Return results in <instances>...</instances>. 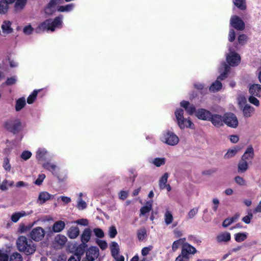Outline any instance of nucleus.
Listing matches in <instances>:
<instances>
[{
	"label": "nucleus",
	"instance_id": "f257e3e1",
	"mask_svg": "<svg viewBox=\"0 0 261 261\" xmlns=\"http://www.w3.org/2000/svg\"><path fill=\"white\" fill-rule=\"evenodd\" d=\"M18 250L26 255L33 254L36 250V246L30 239L25 236H20L16 241Z\"/></svg>",
	"mask_w": 261,
	"mask_h": 261
},
{
	"label": "nucleus",
	"instance_id": "f03ea898",
	"mask_svg": "<svg viewBox=\"0 0 261 261\" xmlns=\"http://www.w3.org/2000/svg\"><path fill=\"white\" fill-rule=\"evenodd\" d=\"M63 18V15H60L56 17L54 20L51 19L46 20L38 26L37 32L39 33V30L43 31L50 30L54 32L56 28H58L62 25Z\"/></svg>",
	"mask_w": 261,
	"mask_h": 261
},
{
	"label": "nucleus",
	"instance_id": "7ed1b4c3",
	"mask_svg": "<svg viewBox=\"0 0 261 261\" xmlns=\"http://www.w3.org/2000/svg\"><path fill=\"white\" fill-rule=\"evenodd\" d=\"M184 111L182 109H178L175 112L176 122L178 126L181 129H184L186 127L192 128L194 124L192 122L189 118L184 117Z\"/></svg>",
	"mask_w": 261,
	"mask_h": 261
},
{
	"label": "nucleus",
	"instance_id": "20e7f679",
	"mask_svg": "<svg viewBox=\"0 0 261 261\" xmlns=\"http://www.w3.org/2000/svg\"><path fill=\"white\" fill-rule=\"evenodd\" d=\"M4 127L13 134L18 133L23 127L21 122L19 119H11L7 120L4 124Z\"/></svg>",
	"mask_w": 261,
	"mask_h": 261
},
{
	"label": "nucleus",
	"instance_id": "39448f33",
	"mask_svg": "<svg viewBox=\"0 0 261 261\" xmlns=\"http://www.w3.org/2000/svg\"><path fill=\"white\" fill-rule=\"evenodd\" d=\"M161 140L164 143L170 146H175L179 142L178 136L169 130H166L163 132Z\"/></svg>",
	"mask_w": 261,
	"mask_h": 261
},
{
	"label": "nucleus",
	"instance_id": "423d86ee",
	"mask_svg": "<svg viewBox=\"0 0 261 261\" xmlns=\"http://www.w3.org/2000/svg\"><path fill=\"white\" fill-rule=\"evenodd\" d=\"M229 53L226 56V61L229 65L235 66L239 64L241 60L240 55L234 50L229 46Z\"/></svg>",
	"mask_w": 261,
	"mask_h": 261
},
{
	"label": "nucleus",
	"instance_id": "0eeeda50",
	"mask_svg": "<svg viewBox=\"0 0 261 261\" xmlns=\"http://www.w3.org/2000/svg\"><path fill=\"white\" fill-rule=\"evenodd\" d=\"M224 123L232 128H236L239 124L237 116L230 112L224 114Z\"/></svg>",
	"mask_w": 261,
	"mask_h": 261
},
{
	"label": "nucleus",
	"instance_id": "6e6552de",
	"mask_svg": "<svg viewBox=\"0 0 261 261\" xmlns=\"http://www.w3.org/2000/svg\"><path fill=\"white\" fill-rule=\"evenodd\" d=\"M197 252L196 248L189 243H184L181 247V252L179 255L186 260H189L190 254H194Z\"/></svg>",
	"mask_w": 261,
	"mask_h": 261
},
{
	"label": "nucleus",
	"instance_id": "1a4fd4ad",
	"mask_svg": "<svg viewBox=\"0 0 261 261\" xmlns=\"http://www.w3.org/2000/svg\"><path fill=\"white\" fill-rule=\"evenodd\" d=\"M45 230L41 227L34 228L30 233V237L35 241H40L44 237Z\"/></svg>",
	"mask_w": 261,
	"mask_h": 261
},
{
	"label": "nucleus",
	"instance_id": "9d476101",
	"mask_svg": "<svg viewBox=\"0 0 261 261\" xmlns=\"http://www.w3.org/2000/svg\"><path fill=\"white\" fill-rule=\"evenodd\" d=\"M65 224L63 221H58L53 224L52 227H48L47 235L49 236L53 232H61L65 228Z\"/></svg>",
	"mask_w": 261,
	"mask_h": 261
},
{
	"label": "nucleus",
	"instance_id": "9b49d317",
	"mask_svg": "<svg viewBox=\"0 0 261 261\" xmlns=\"http://www.w3.org/2000/svg\"><path fill=\"white\" fill-rule=\"evenodd\" d=\"M230 24L237 30L242 31L245 28L244 21L238 16H233L231 18Z\"/></svg>",
	"mask_w": 261,
	"mask_h": 261
},
{
	"label": "nucleus",
	"instance_id": "f8f14e48",
	"mask_svg": "<svg viewBox=\"0 0 261 261\" xmlns=\"http://www.w3.org/2000/svg\"><path fill=\"white\" fill-rule=\"evenodd\" d=\"M212 124L217 127H219L224 125V115L219 114H212L209 120Z\"/></svg>",
	"mask_w": 261,
	"mask_h": 261
},
{
	"label": "nucleus",
	"instance_id": "ddd939ff",
	"mask_svg": "<svg viewBox=\"0 0 261 261\" xmlns=\"http://www.w3.org/2000/svg\"><path fill=\"white\" fill-rule=\"evenodd\" d=\"M212 113L204 109H199L196 111V116L200 120L208 121L210 120Z\"/></svg>",
	"mask_w": 261,
	"mask_h": 261
},
{
	"label": "nucleus",
	"instance_id": "4468645a",
	"mask_svg": "<svg viewBox=\"0 0 261 261\" xmlns=\"http://www.w3.org/2000/svg\"><path fill=\"white\" fill-rule=\"evenodd\" d=\"M9 3L15 2L14 10L16 12H21L25 7L28 0H8Z\"/></svg>",
	"mask_w": 261,
	"mask_h": 261
},
{
	"label": "nucleus",
	"instance_id": "2eb2a0df",
	"mask_svg": "<svg viewBox=\"0 0 261 261\" xmlns=\"http://www.w3.org/2000/svg\"><path fill=\"white\" fill-rule=\"evenodd\" d=\"M99 256V249L96 246H92L86 252V256L92 260H94Z\"/></svg>",
	"mask_w": 261,
	"mask_h": 261
},
{
	"label": "nucleus",
	"instance_id": "dca6fc26",
	"mask_svg": "<svg viewBox=\"0 0 261 261\" xmlns=\"http://www.w3.org/2000/svg\"><path fill=\"white\" fill-rule=\"evenodd\" d=\"M54 196V195H51L47 192H41L39 194L38 202L39 204H42L45 203L46 201L51 199H53Z\"/></svg>",
	"mask_w": 261,
	"mask_h": 261
},
{
	"label": "nucleus",
	"instance_id": "f3484780",
	"mask_svg": "<svg viewBox=\"0 0 261 261\" xmlns=\"http://www.w3.org/2000/svg\"><path fill=\"white\" fill-rule=\"evenodd\" d=\"M249 92L250 95L258 97H261V85L257 84L251 85Z\"/></svg>",
	"mask_w": 261,
	"mask_h": 261
},
{
	"label": "nucleus",
	"instance_id": "a211bd4d",
	"mask_svg": "<svg viewBox=\"0 0 261 261\" xmlns=\"http://www.w3.org/2000/svg\"><path fill=\"white\" fill-rule=\"evenodd\" d=\"M221 67L220 68V72H221V70L224 68V71L221 73V74L218 77V80H223L227 77L228 73L229 71L230 67L226 64V63L224 62H222L221 64Z\"/></svg>",
	"mask_w": 261,
	"mask_h": 261
},
{
	"label": "nucleus",
	"instance_id": "6ab92c4d",
	"mask_svg": "<svg viewBox=\"0 0 261 261\" xmlns=\"http://www.w3.org/2000/svg\"><path fill=\"white\" fill-rule=\"evenodd\" d=\"M32 211H31L27 213L25 211H22L21 212L14 213L12 215L11 219L12 222L16 223L20 218L32 214Z\"/></svg>",
	"mask_w": 261,
	"mask_h": 261
},
{
	"label": "nucleus",
	"instance_id": "aec40b11",
	"mask_svg": "<svg viewBox=\"0 0 261 261\" xmlns=\"http://www.w3.org/2000/svg\"><path fill=\"white\" fill-rule=\"evenodd\" d=\"M91 230L89 228H86L83 231L81 236V240L82 243L86 244L88 243L90 240L91 236Z\"/></svg>",
	"mask_w": 261,
	"mask_h": 261
},
{
	"label": "nucleus",
	"instance_id": "412c9836",
	"mask_svg": "<svg viewBox=\"0 0 261 261\" xmlns=\"http://www.w3.org/2000/svg\"><path fill=\"white\" fill-rule=\"evenodd\" d=\"M254 156V149L252 146H249L242 156V158L247 161V160H252Z\"/></svg>",
	"mask_w": 261,
	"mask_h": 261
},
{
	"label": "nucleus",
	"instance_id": "4be33fe9",
	"mask_svg": "<svg viewBox=\"0 0 261 261\" xmlns=\"http://www.w3.org/2000/svg\"><path fill=\"white\" fill-rule=\"evenodd\" d=\"M1 28L3 33L5 34H9L13 31V29L11 28V22L10 21H4Z\"/></svg>",
	"mask_w": 261,
	"mask_h": 261
},
{
	"label": "nucleus",
	"instance_id": "5701e85b",
	"mask_svg": "<svg viewBox=\"0 0 261 261\" xmlns=\"http://www.w3.org/2000/svg\"><path fill=\"white\" fill-rule=\"evenodd\" d=\"M79 234L80 229L77 226H71L68 230L67 236L70 239H75Z\"/></svg>",
	"mask_w": 261,
	"mask_h": 261
},
{
	"label": "nucleus",
	"instance_id": "b1692460",
	"mask_svg": "<svg viewBox=\"0 0 261 261\" xmlns=\"http://www.w3.org/2000/svg\"><path fill=\"white\" fill-rule=\"evenodd\" d=\"M248 168V164L246 160L242 159L239 161L238 165V171L239 173L245 172Z\"/></svg>",
	"mask_w": 261,
	"mask_h": 261
},
{
	"label": "nucleus",
	"instance_id": "393cba45",
	"mask_svg": "<svg viewBox=\"0 0 261 261\" xmlns=\"http://www.w3.org/2000/svg\"><path fill=\"white\" fill-rule=\"evenodd\" d=\"M11 4L9 3L8 0H1L0 1V14H5L7 13L9 6V5Z\"/></svg>",
	"mask_w": 261,
	"mask_h": 261
},
{
	"label": "nucleus",
	"instance_id": "a878e982",
	"mask_svg": "<svg viewBox=\"0 0 261 261\" xmlns=\"http://www.w3.org/2000/svg\"><path fill=\"white\" fill-rule=\"evenodd\" d=\"M217 241L219 243L222 242H228L231 239L230 233L228 232H225L218 235L217 237Z\"/></svg>",
	"mask_w": 261,
	"mask_h": 261
},
{
	"label": "nucleus",
	"instance_id": "bb28decb",
	"mask_svg": "<svg viewBox=\"0 0 261 261\" xmlns=\"http://www.w3.org/2000/svg\"><path fill=\"white\" fill-rule=\"evenodd\" d=\"M47 151L44 148H39L36 152V159L39 161H45Z\"/></svg>",
	"mask_w": 261,
	"mask_h": 261
},
{
	"label": "nucleus",
	"instance_id": "cd10ccee",
	"mask_svg": "<svg viewBox=\"0 0 261 261\" xmlns=\"http://www.w3.org/2000/svg\"><path fill=\"white\" fill-rule=\"evenodd\" d=\"M110 249L111 251L112 256L115 257L117 255H119V247L118 244L116 242H112L110 245Z\"/></svg>",
	"mask_w": 261,
	"mask_h": 261
},
{
	"label": "nucleus",
	"instance_id": "c85d7f7f",
	"mask_svg": "<svg viewBox=\"0 0 261 261\" xmlns=\"http://www.w3.org/2000/svg\"><path fill=\"white\" fill-rule=\"evenodd\" d=\"M244 116L246 117H249L254 111V109L248 104H246L242 109Z\"/></svg>",
	"mask_w": 261,
	"mask_h": 261
},
{
	"label": "nucleus",
	"instance_id": "c756f323",
	"mask_svg": "<svg viewBox=\"0 0 261 261\" xmlns=\"http://www.w3.org/2000/svg\"><path fill=\"white\" fill-rule=\"evenodd\" d=\"M26 105L25 99L24 97H21L16 101L15 110L18 112L20 111Z\"/></svg>",
	"mask_w": 261,
	"mask_h": 261
},
{
	"label": "nucleus",
	"instance_id": "7c9ffc66",
	"mask_svg": "<svg viewBox=\"0 0 261 261\" xmlns=\"http://www.w3.org/2000/svg\"><path fill=\"white\" fill-rule=\"evenodd\" d=\"M221 83L218 80L212 84L209 88L210 91L213 92H216L220 90L222 88Z\"/></svg>",
	"mask_w": 261,
	"mask_h": 261
},
{
	"label": "nucleus",
	"instance_id": "2f4dec72",
	"mask_svg": "<svg viewBox=\"0 0 261 261\" xmlns=\"http://www.w3.org/2000/svg\"><path fill=\"white\" fill-rule=\"evenodd\" d=\"M239 217V215H236L231 218L225 219L222 223L223 227H227L233 222H235L238 219Z\"/></svg>",
	"mask_w": 261,
	"mask_h": 261
},
{
	"label": "nucleus",
	"instance_id": "473e14b6",
	"mask_svg": "<svg viewBox=\"0 0 261 261\" xmlns=\"http://www.w3.org/2000/svg\"><path fill=\"white\" fill-rule=\"evenodd\" d=\"M152 201H147L146 203V205L142 207L140 209L141 215H144L146 213L149 212L152 208Z\"/></svg>",
	"mask_w": 261,
	"mask_h": 261
},
{
	"label": "nucleus",
	"instance_id": "72a5a7b5",
	"mask_svg": "<svg viewBox=\"0 0 261 261\" xmlns=\"http://www.w3.org/2000/svg\"><path fill=\"white\" fill-rule=\"evenodd\" d=\"M164 220L167 225L170 224L172 222L173 217L171 212L168 210L166 211L164 215Z\"/></svg>",
	"mask_w": 261,
	"mask_h": 261
},
{
	"label": "nucleus",
	"instance_id": "f704fd0d",
	"mask_svg": "<svg viewBox=\"0 0 261 261\" xmlns=\"http://www.w3.org/2000/svg\"><path fill=\"white\" fill-rule=\"evenodd\" d=\"M42 166L44 168L51 171L53 174H54V172L57 168V166L55 164H51L48 162L43 163Z\"/></svg>",
	"mask_w": 261,
	"mask_h": 261
},
{
	"label": "nucleus",
	"instance_id": "c9c22d12",
	"mask_svg": "<svg viewBox=\"0 0 261 261\" xmlns=\"http://www.w3.org/2000/svg\"><path fill=\"white\" fill-rule=\"evenodd\" d=\"M169 177V174L168 173H165L159 180V186L161 189H163L165 188L166 184L168 178Z\"/></svg>",
	"mask_w": 261,
	"mask_h": 261
},
{
	"label": "nucleus",
	"instance_id": "e433bc0d",
	"mask_svg": "<svg viewBox=\"0 0 261 261\" xmlns=\"http://www.w3.org/2000/svg\"><path fill=\"white\" fill-rule=\"evenodd\" d=\"M247 238L246 232H239L234 234V239L237 242H242L245 241Z\"/></svg>",
	"mask_w": 261,
	"mask_h": 261
},
{
	"label": "nucleus",
	"instance_id": "4c0bfd02",
	"mask_svg": "<svg viewBox=\"0 0 261 261\" xmlns=\"http://www.w3.org/2000/svg\"><path fill=\"white\" fill-rule=\"evenodd\" d=\"M87 247V244L82 243L76 248L74 254L79 255V257L81 258V255L84 254Z\"/></svg>",
	"mask_w": 261,
	"mask_h": 261
},
{
	"label": "nucleus",
	"instance_id": "58836bf2",
	"mask_svg": "<svg viewBox=\"0 0 261 261\" xmlns=\"http://www.w3.org/2000/svg\"><path fill=\"white\" fill-rule=\"evenodd\" d=\"M74 7L73 4H70L65 6H60L58 8V11L59 12H69L71 11Z\"/></svg>",
	"mask_w": 261,
	"mask_h": 261
},
{
	"label": "nucleus",
	"instance_id": "ea45409f",
	"mask_svg": "<svg viewBox=\"0 0 261 261\" xmlns=\"http://www.w3.org/2000/svg\"><path fill=\"white\" fill-rule=\"evenodd\" d=\"M14 185L13 181H9L7 179H5L3 181L2 184L0 185V189L2 191H6L8 190L7 186H9L10 187H12Z\"/></svg>",
	"mask_w": 261,
	"mask_h": 261
},
{
	"label": "nucleus",
	"instance_id": "a19ab883",
	"mask_svg": "<svg viewBox=\"0 0 261 261\" xmlns=\"http://www.w3.org/2000/svg\"><path fill=\"white\" fill-rule=\"evenodd\" d=\"M165 158H156L152 161V163L156 167H159L165 164Z\"/></svg>",
	"mask_w": 261,
	"mask_h": 261
},
{
	"label": "nucleus",
	"instance_id": "79ce46f5",
	"mask_svg": "<svg viewBox=\"0 0 261 261\" xmlns=\"http://www.w3.org/2000/svg\"><path fill=\"white\" fill-rule=\"evenodd\" d=\"M9 261H23V259L20 253L14 252L10 255Z\"/></svg>",
	"mask_w": 261,
	"mask_h": 261
},
{
	"label": "nucleus",
	"instance_id": "37998d69",
	"mask_svg": "<svg viewBox=\"0 0 261 261\" xmlns=\"http://www.w3.org/2000/svg\"><path fill=\"white\" fill-rule=\"evenodd\" d=\"M234 5L241 10H245L246 6L245 0H233Z\"/></svg>",
	"mask_w": 261,
	"mask_h": 261
},
{
	"label": "nucleus",
	"instance_id": "c03bdc74",
	"mask_svg": "<svg viewBox=\"0 0 261 261\" xmlns=\"http://www.w3.org/2000/svg\"><path fill=\"white\" fill-rule=\"evenodd\" d=\"M146 236V230L145 228H141L138 230L137 237L139 241H143Z\"/></svg>",
	"mask_w": 261,
	"mask_h": 261
},
{
	"label": "nucleus",
	"instance_id": "a18cd8bd",
	"mask_svg": "<svg viewBox=\"0 0 261 261\" xmlns=\"http://www.w3.org/2000/svg\"><path fill=\"white\" fill-rule=\"evenodd\" d=\"M38 91L39 90H35L30 95H29L27 99V102L29 104H32L34 102L35 99L36 98Z\"/></svg>",
	"mask_w": 261,
	"mask_h": 261
},
{
	"label": "nucleus",
	"instance_id": "49530a36",
	"mask_svg": "<svg viewBox=\"0 0 261 261\" xmlns=\"http://www.w3.org/2000/svg\"><path fill=\"white\" fill-rule=\"evenodd\" d=\"M55 241L58 244H59L61 245H63L66 243V242L67 241V238L64 236L58 234L55 238Z\"/></svg>",
	"mask_w": 261,
	"mask_h": 261
},
{
	"label": "nucleus",
	"instance_id": "de8ad7c7",
	"mask_svg": "<svg viewBox=\"0 0 261 261\" xmlns=\"http://www.w3.org/2000/svg\"><path fill=\"white\" fill-rule=\"evenodd\" d=\"M238 152V150L236 149H229L225 153L224 156V158L225 159H228L234 156Z\"/></svg>",
	"mask_w": 261,
	"mask_h": 261
},
{
	"label": "nucleus",
	"instance_id": "09e8293b",
	"mask_svg": "<svg viewBox=\"0 0 261 261\" xmlns=\"http://www.w3.org/2000/svg\"><path fill=\"white\" fill-rule=\"evenodd\" d=\"M117 234V231L115 226H111L109 229V236L110 238H114Z\"/></svg>",
	"mask_w": 261,
	"mask_h": 261
},
{
	"label": "nucleus",
	"instance_id": "8fccbe9b",
	"mask_svg": "<svg viewBox=\"0 0 261 261\" xmlns=\"http://www.w3.org/2000/svg\"><path fill=\"white\" fill-rule=\"evenodd\" d=\"M255 97L254 95H251L248 97V101L255 106L258 107L259 106V101Z\"/></svg>",
	"mask_w": 261,
	"mask_h": 261
},
{
	"label": "nucleus",
	"instance_id": "3c124183",
	"mask_svg": "<svg viewBox=\"0 0 261 261\" xmlns=\"http://www.w3.org/2000/svg\"><path fill=\"white\" fill-rule=\"evenodd\" d=\"M96 243L102 250H105L108 247V244L106 241L99 239L96 240Z\"/></svg>",
	"mask_w": 261,
	"mask_h": 261
},
{
	"label": "nucleus",
	"instance_id": "603ef678",
	"mask_svg": "<svg viewBox=\"0 0 261 261\" xmlns=\"http://www.w3.org/2000/svg\"><path fill=\"white\" fill-rule=\"evenodd\" d=\"M55 11V8L51 7V6H49V4H48L44 10L45 13L48 15H52Z\"/></svg>",
	"mask_w": 261,
	"mask_h": 261
},
{
	"label": "nucleus",
	"instance_id": "864d4df0",
	"mask_svg": "<svg viewBox=\"0 0 261 261\" xmlns=\"http://www.w3.org/2000/svg\"><path fill=\"white\" fill-rule=\"evenodd\" d=\"M186 111L188 113V114L192 115L194 113L196 114V111L197 110H196V108L193 105L190 103L188 107L186 108Z\"/></svg>",
	"mask_w": 261,
	"mask_h": 261
},
{
	"label": "nucleus",
	"instance_id": "5fc2aeb1",
	"mask_svg": "<svg viewBox=\"0 0 261 261\" xmlns=\"http://www.w3.org/2000/svg\"><path fill=\"white\" fill-rule=\"evenodd\" d=\"M17 81L16 77L14 76L10 77H9L7 79L5 82V84L7 86H11L14 85Z\"/></svg>",
	"mask_w": 261,
	"mask_h": 261
},
{
	"label": "nucleus",
	"instance_id": "6e6d98bb",
	"mask_svg": "<svg viewBox=\"0 0 261 261\" xmlns=\"http://www.w3.org/2000/svg\"><path fill=\"white\" fill-rule=\"evenodd\" d=\"M3 167L7 171H10L11 170V166L8 158H5L4 159Z\"/></svg>",
	"mask_w": 261,
	"mask_h": 261
},
{
	"label": "nucleus",
	"instance_id": "4d7b16f0",
	"mask_svg": "<svg viewBox=\"0 0 261 261\" xmlns=\"http://www.w3.org/2000/svg\"><path fill=\"white\" fill-rule=\"evenodd\" d=\"M93 232L95 235L98 238H102L104 237V232L100 228H95L93 230Z\"/></svg>",
	"mask_w": 261,
	"mask_h": 261
},
{
	"label": "nucleus",
	"instance_id": "13d9d810",
	"mask_svg": "<svg viewBox=\"0 0 261 261\" xmlns=\"http://www.w3.org/2000/svg\"><path fill=\"white\" fill-rule=\"evenodd\" d=\"M45 178V175L44 174H39L38 178L35 181V184L38 186L41 185Z\"/></svg>",
	"mask_w": 261,
	"mask_h": 261
},
{
	"label": "nucleus",
	"instance_id": "bf43d9fd",
	"mask_svg": "<svg viewBox=\"0 0 261 261\" xmlns=\"http://www.w3.org/2000/svg\"><path fill=\"white\" fill-rule=\"evenodd\" d=\"M77 206L79 210H84L86 207L87 204L82 198H79Z\"/></svg>",
	"mask_w": 261,
	"mask_h": 261
},
{
	"label": "nucleus",
	"instance_id": "052dcab7",
	"mask_svg": "<svg viewBox=\"0 0 261 261\" xmlns=\"http://www.w3.org/2000/svg\"><path fill=\"white\" fill-rule=\"evenodd\" d=\"M198 211V208L194 207L191 210L188 214V217L189 219H192L193 218L196 214L197 213Z\"/></svg>",
	"mask_w": 261,
	"mask_h": 261
},
{
	"label": "nucleus",
	"instance_id": "680f3d73",
	"mask_svg": "<svg viewBox=\"0 0 261 261\" xmlns=\"http://www.w3.org/2000/svg\"><path fill=\"white\" fill-rule=\"evenodd\" d=\"M32 155V153L29 151H24L21 154V158L26 161L30 159Z\"/></svg>",
	"mask_w": 261,
	"mask_h": 261
},
{
	"label": "nucleus",
	"instance_id": "e2e57ef3",
	"mask_svg": "<svg viewBox=\"0 0 261 261\" xmlns=\"http://www.w3.org/2000/svg\"><path fill=\"white\" fill-rule=\"evenodd\" d=\"M247 37L245 34L240 35L238 37V42L240 44L243 45L247 40Z\"/></svg>",
	"mask_w": 261,
	"mask_h": 261
},
{
	"label": "nucleus",
	"instance_id": "0e129e2a",
	"mask_svg": "<svg viewBox=\"0 0 261 261\" xmlns=\"http://www.w3.org/2000/svg\"><path fill=\"white\" fill-rule=\"evenodd\" d=\"M33 31V28L31 25L25 26L23 30V33L26 35H30L32 34Z\"/></svg>",
	"mask_w": 261,
	"mask_h": 261
},
{
	"label": "nucleus",
	"instance_id": "69168bd1",
	"mask_svg": "<svg viewBox=\"0 0 261 261\" xmlns=\"http://www.w3.org/2000/svg\"><path fill=\"white\" fill-rule=\"evenodd\" d=\"M253 217V215L252 213H249L248 215L242 218V221L245 222L246 224H249L250 223V220Z\"/></svg>",
	"mask_w": 261,
	"mask_h": 261
},
{
	"label": "nucleus",
	"instance_id": "338daca9",
	"mask_svg": "<svg viewBox=\"0 0 261 261\" xmlns=\"http://www.w3.org/2000/svg\"><path fill=\"white\" fill-rule=\"evenodd\" d=\"M235 181L240 186H244L245 185V180L241 176H237L235 177Z\"/></svg>",
	"mask_w": 261,
	"mask_h": 261
},
{
	"label": "nucleus",
	"instance_id": "774afa93",
	"mask_svg": "<svg viewBox=\"0 0 261 261\" xmlns=\"http://www.w3.org/2000/svg\"><path fill=\"white\" fill-rule=\"evenodd\" d=\"M152 247L150 246L149 247H144L142 249L141 253L142 255L144 256H146L149 252V251L152 249Z\"/></svg>",
	"mask_w": 261,
	"mask_h": 261
}]
</instances>
